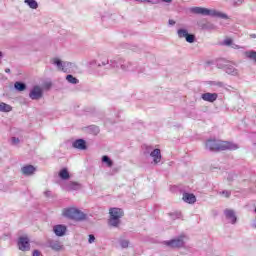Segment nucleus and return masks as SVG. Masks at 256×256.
Instances as JSON below:
<instances>
[{"label":"nucleus","mask_w":256,"mask_h":256,"mask_svg":"<svg viewBox=\"0 0 256 256\" xmlns=\"http://www.w3.org/2000/svg\"><path fill=\"white\" fill-rule=\"evenodd\" d=\"M206 149L208 151H237L239 148V145L232 143V142H227V141H221L217 139H208L205 143Z\"/></svg>","instance_id":"1"},{"label":"nucleus","mask_w":256,"mask_h":256,"mask_svg":"<svg viewBox=\"0 0 256 256\" xmlns=\"http://www.w3.org/2000/svg\"><path fill=\"white\" fill-rule=\"evenodd\" d=\"M190 11L195 15H205L208 17H219L220 19H229V16L226 13L217 11L215 9H208L203 7H192Z\"/></svg>","instance_id":"2"},{"label":"nucleus","mask_w":256,"mask_h":256,"mask_svg":"<svg viewBox=\"0 0 256 256\" xmlns=\"http://www.w3.org/2000/svg\"><path fill=\"white\" fill-rule=\"evenodd\" d=\"M63 217H67V219H73L74 221H83L86 215L77 207H68L62 210Z\"/></svg>","instance_id":"3"},{"label":"nucleus","mask_w":256,"mask_h":256,"mask_svg":"<svg viewBox=\"0 0 256 256\" xmlns=\"http://www.w3.org/2000/svg\"><path fill=\"white\" fill-rule=\"evenodd\" d=\"M109 215L108 225L110 227H119L121 225V217L124 215L123 210L121 208H110Z\"/></svg>","instance_id":"4"},{"label":"nucleus","mask_w":256,"mask_h":256,"mask_svg":"<svg viewBox=\"0 0 256 256\" xmlns=\"http://www.w3.org/2000/svg\"><path fill=\"white\" fill-rule=\"evenodd\" d=\"M187 240V236L180 235L172 240H167L163 242L165 247H169V249H181V247H185V241Z\"/></svg>","instance_id":"5"},{"label":"nucleus","mask_w":256,"mask_h":256,"mask_svg":"<svg viewBox=\"0 0 256 256\" xmlns=\"http://www.w3.org/2000/svg\"><path fill=\"white\" fill-rule=\"evenodd\" d=\"M110 65L114 69L118 68L119 65H120L122 71H125V72L131 71V63L130 62H123V59L119 58V57H116V58H113L112 60H110Z\"/></svg>","instance_id":"6"},{"label":"nucleus","mask_w":256,"mask_h":256,"mask_svg":"<svg viewBox=\"0 0 256 256\" xmlns=\"http://www.w3.org/2000/svg\"><path fill=\"white\" fill-rule=\"evenodd\" d=\"M29 97L32 101H39V99H43V87L39 85L34 86L30 90Z\"/></svg>","instance_id":"7"},{"label":"nucleus","mask_w":256,"mask_h":256,"mask_svg":"<svg viewBox=\"0 0 256 256\" xmlns=\"http://www.w3.org/2000/svg\"><path fill=\"white\" fill-rule=\"evenodd\" d=\"M179 39H185L187 43H195V35L189 34V31L185 28H180L177 31Z\"/></svg>","instance_id":"8"},{"label":"nucleus","mask_w":256,"mask_h":256,"mask_svg":"<svg viewBox=\"0 0 256 256\" xmlns=\"http://www.w3.org/2000/svg\"><path fill=\"white\" fill-rule=\"evenodd\" d=\"M147 153H150V157L153 159L154 165H158V163H161V150L159 148H156L151 151V147L146 148Z\"/></svg>","instance_id":"9"},{"label":"nucleus","mask_w":256,"mask_h":256,"mask_svg":"<svg viewBox=\"0 0 256 256\" xmlns=\"http://www.w3.org/2000/svg\"><path fill=\"white\" fill-rule=\"evenodd\" d=\"M51 63L57 67L58 71H67V67H71V65H73L71 62H63L59 58H53Z\"/></svg>","instance_id":"10"},{"label":"nucleus","mask_w":256,"mask_h":256,"mask_svg":"<svg viewBox=\"0 0 256 256\" xmlns=\"http://www.w3.org/2000/svg\"><path fill=\"white\" fill-rule=\"evenodd\" d=\"M18 248L20 251H29V249H31V244H29V237H20L18 240Z\"/></svg>","instance_id":"11"},{"label":"nucleus","mask_w":256,"mask_h":256,"mask_svg":"<svg viewBox=\"0 0 256 256\" xmlns=\"http://www.w3.org/2000/svg\"><path fill=\"white\" fill-rule=\"evenodd\" d=\"M224 215L227 221H229V223H231L232 225H235L237 223V215L235 214L234 210L226 209L224 211Z\"/></svg>","instance_id":"12"},{"label":"nucleus","mask_w":256,"mask_h":256,"mask_svg":"<svg viewBox=\"0 0 256 256\" xmlns=\"http://www.w3.org/2000/svg\"><path fill=\"white\" fill-rule=\"evenodd\" d=\"M225 71L227 75H232V77H239V69H237L235 64H227L225 66Z\"/></svg>","instance_id":"13"},{"label":"nucleus","mask_w":256,"mask_h":256,"mask_svg":"<svg viewBox=\"0 0 256 256\" xmlns=\"http://www.w3.org/2000/svg\"><path fill=\"white\" fill-rule=\"evenodd\" d=\"M35 171H37V168L33 165H25L21 168L22 175H25L26 177H31V175H35Z\"/></svg>","instance_id":"14"},{"label":"nucleus","mask_w":256,"mask_h":256,"mask_svg":"<svg viewBox=\"0 0 256 256\" xmlns=\"http://www.w3.org/2000/svg\"><path fill=\"white\" fill-rule=\"evenodd\" d=\"M72 147H74V149H79L80 151H85V149H87V143L83 139H78L72 143Z\"/></svg>","instance_id":"15"},{"label":"nucleus","mask_w":256,"mask_h":256,"mask_svg":"<svg viewBox=\"0 0 256 256\" xmlns=\"http://www.w3.org/2000/svg\"><path fill=\"white\" fill-rule=\"evenodd\" d=\"M53 231L57 237H63L67 233V226L65 225H56L53 227Z\"/></svg>","instance_id":"16"},{"label":"nucleus","mask_w":256,"mask_h":256,"mask_svg":"<svg viewBox=\"0 0 256 256\" xmlns=\"http://www.w3.org/2000/svg\"><path fill=\"white\" fill-rule=\"evenodd\" d=\"M203 101H208L209 103H213L217 101V93H204L201 95Z\"/></svg>","instance_id":"17"},{"label":"nucleus","mask_w":256,"mask_h":256,"mask_svg":"<svg viewBox=\"0 0 256 256\" xmlns=\"http://www.w3.org/2000/svg\"><path fill=\"white\" fill-rule=\"evenodd\" d=\"M182 199L185 203H189L190 205H193V203L197 201V198L191 193H184Z\"/></svg>","instance_id":"18"},{"label":"nucleus","mask_w":256,"mask_h":256,"mask_svg":"<svg viewBox=\"0 0 256 256\" xmlns=\"http://www.w3.org/2000/svg\"><path fill=\"white\" fill-rule=\"evenodd\" d=\"M13 107L7 103L0 102V113H11Z\"/></svg>","instance_id":"19"},{"label":"nucleus","mask_w":256,"mask_h":256,"mask_svg":"<svg viewBox=\"0 0 256 256\" xmlns=\"http://www.w3.org/2000/svg\"><path fill=\"white\" fill-rule=\"evenodd\" d=\"M244 57L246 59H249L250 61H254L256 63V51L255 50H249L244 52Z\"/></svg>","instance_id":"20"},{"label":"nucleus","mask_w":256,"mask_h":256,"mask_svg":"<svg viewBox=\"0 0 256 256\" xmlns=\"http://www.w3.org/2000/svg\"><path fill=\"white\" fill-rule=\"evenodd\" d=\"M24 3L28 5L30 9H38L39 3H37V0H24Z\"/></svg>","instance_id":"21"},{"label":"nucleus","mask_w":256,"mask_h":256,"mask_svg":"<svg viewBox=\"0 0 256 256\" xmlns=\"http://www.w3.org/2000/svg\"><path fill=\"white\" fill-rule=\"evenodd\" d=\"M59 177H60V179H63L64 181H67V179H69L71 177L69 175V170H67V168H64V169L60 170Z\"/></svg>","instance_id":"22"},{"label":"nucleus","mask_w":256,"mask_h":256,"mask_svg":"<svg viewBox=\"0 0 256 256\" xmlns=\"http://www.w3.org/2000/svg\"><path fill=\"white\" fill-rule=\"evenodd\" d=\"M50 247L54 251H61V249H63V245L61 244V242H57V241H52L50 243Z\"/></svg>","instance_id":"23"},{"label":"nucleus","mask_w":256,"mask_h":256,"mask_svg":"<svg viewBox=\"0 0 256 256\" xmlns=\"http://www.w3.org/2000/svg\"><path fill=\"white\" fill-rule=\"evenodd\" d=\"M14 87L17 91H25L27 89V85L21 82H15Z\"/></svg>","instance_id":"24"},{"label":"nucleus","mask_w":256,"mask_h":256,"mask_svg":"<svg viewBox=\"0 0 256 256\" xmlns=\"http://www.w3.org/2000/svg\"><path fill=\"white\" fill-rule=\"evenodd\" d=\"M81 186L79 185V183L76 182H70L68 185V191H77V189H79Z\"/></svg>","instance_id":"25"},{"label":"nucleus","mask_w":256,"mask_h":256,"mask_svg":"<svg viewBox=\"0 0 256 256\" xmlns=\"http://www.w3.org/2000/svg\"><path fill=\"white\" fill-rule=\"evenodd\" d=\"M102 163H105L108 167H113V160L109 156H102Z\"/></svg>","instance_id":"26"},{"label":"nucleus","mask_w":256,"mask_h":256,"mask_svg":"<svg viewBox=\"0 0 256 256\" xmlns=\"http://www.w3.org/2000/svg\"><path fill=\"white\" fill-rule=\"evenodd\" d=\"M66 80L68 81V83H72V85H77V83H79V80L73 77V75H67Z\"/></svg>","instance_id":"27"},{"label":"nucleus","mask_w":256,"mask_h":256,"mask_svg":"<svg viewBox=\"0 0 256 256\" xmlns=\"http://www.w3.org/2000/svg\"><path fill=\"white\" fill-rule=\"evenodd\" d=\"M119 243H120V247H121L122 249H127V248H129V240H127V239H120V240H119Z\"/></svg>","instance_id":"28"},{"label":"nucleus","mask_w":256,"mask_h":256,"mask_svg":"<svg viewBox=\"0 0 256 256\" xmlns=\"http://www.w3.org/2000/svg\"><path fill=\"white\" fill-rule=\"evenodd\" d=\"M219 195H221V197H224L225 199H229V197H231V192L225 190V191L219 192Z\"/></svg>","instance_id":"29"},{"label":"nucleus","mask_w":256,"mask_h":256,"mask_svg":"<svg viewBox=\"0 0 256 256\" xmlns=\"http://www.w3.org/2000/svg\"><path fill=\"white\" fill-rule=\"evenodd\" d=\"M88 243H95V236L93 234H90L88 237Z\"/></svg>","instance_id":"30"},{"label":"nucleus","mask_w":256,"mask_h":256,"mask_svg":"<svg viewBox=\"0 0 256 256\" xmlns=\"http://www.w3.org/2000/svg\"><path fill=\"white\" fill-rule=\"evenodd\" d=\"M224 45H233V40L231 38H228L224 41Z\"/></svg>","instance_id":"31"},{"label":"nucleus","mask_w":256,"mask_h":256,"mask_svg":"<svg viewBox=\"0 0 256 256\" xmlns=\"http://www.w3.org/2000/svg\"><path fill=\"white\" fill-rule=\"evenodd\" d=\"M19 143H20L19 138H16V137H13V138H12V144H13V145H19Z\"/></svg>","instance_id":"32"},{"label":"nucleus","mask_w":256,"mask_h":256,"mask_svg":"<svg viewBox=\"0 0 256 256\" xmlns=\"http://www.w3.org/2000/svg\"><path fill=\"white\" fill-rule=\"evenodd\" d=\"M32 256H43V254L39 250H34Z\"/></svg>","instance_id":"33"},{"label":"nucleus","mask_w":256,"mask_h":256,"mask_svg":"<svg viewBox=\"0 0 256 256\" xmlns=\"http://www.w3.org/2000/svg\"><path fill=\"white\" fill-rule=\"evenodd\" d=\"M162 3H167L168 5H171L173 3V0H160Z\"/></svg>","instance_id":"34"},{"label":"nucleus","mask_w":256,"mask_h":256,"mask_svg":"<svg viewBox=\"0 0 256 256\" xmlns=\"http://www.w3.org/2000/svg\"><path fill=\"white\" fill-rule=\"evenodd\" d=\"M138 1L139 3H151V0H135Z\"/></svg>","instance_id":"35"},{"label":"nucleus","mask_w":256,"mask_h":256,"mask_svg":"<svg viewBox=\"0 0 256 256\" xmlns=\"http://www.w3.org/2000/svg\"><path fill=\"white\" fill-rule=\"evenodd\" d=\"M231 47H232V49H241V46L236 45V44H232Z\"/></svg>","instance_id":"36"},{"label":"nucleus","mask_w":256,"mask_h":256,"mask_svg":"<svg viewBox=\"0 0 256 256\" xmlns=\"http://www.w3.org/2000/svg\"><path fill=\"white\" fill-rule=\"evenodd\" d=\"M5 73H11V69L6 68V69H5Z\"/></svg>","instance_id":"37"},{"label":"nucleus","mask_w":256,"mask_h":256,"mask_svg":"<svg viewBox=\"0 0 256 256\" xmlns=\"http://www.w3.org/2000/svg\"><path fill=\"white\" fill-rule=\"evenodd\" d=\"M169 25H175V22H169Z\"/></svg>","instance_id":"38"},{"label":"nucleus","mask_w":256,"mask_h":256,"mask_svg":"<svg viewBox=\"0 0 256 256\" xmlns=\"http://www.w3.org/2000/svg\"><path fill=\"white\" fill-rule=\"evenodd\" d=\"M3 57V52H0V59Z\"/></svg>","instance_id":"39"},{"label":"nucleus","mask_w":256,"mask_h":256,"mask_svg":"<svg viewBox=\"0 0 256 256\" xmlns=\"http://www.w3.org/2000/svg\"><path fill=\"white\" fill-rule=\"evenodd\" d=\"M95 130L97 131V133H99V128L98 127H95Z\"/></svg>","instance_id":"40"},{"label":"nucleus","mask_w":256,"mask_h":256,"mask_svg":"<svg viewBox=\"0 0 256 256\" xmlns=\"http://www.w3.org/2000/svg\"><path fill=\"white\" fill-rule=\"evenodd\" d=\"M211 29H215V26H211Z\"/></svg>","instance_id":"41"},{"label":"nucleus","mask_w":256,"mask_h":256,"mask_svg":"<svg viewBox=\"0 0 256 256\" xmlns=\"http://www.w3.org/2000/svg\"><path fill=\"white\" fill-rule=\"evenodd\" d=\"M254 229H256V223L254 224Z\"/></svg>","instance_id":"42"}]
</instances>
